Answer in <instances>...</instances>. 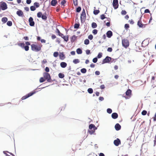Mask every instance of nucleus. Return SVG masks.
<instances>
[{
	"mask_svg": "<svg viewBox=\"0 0 156 156\" xmlns=\"http://www.w3.org/2000/svg\"><path fill=\"white\" fill-rule=\"evenodd\" d=\"M31 50L34 51L38 52L41 50V47L40 45H38L34 44H32L31 45Z\"/></svg>",
	"mask_w": 156,
	"mask_h": 156,
	"instance_id": "nucleus-1",
	"label": "nucleus"
},
{
	"mask_svg": "<svg viewBox=\"0 0 156 156\" xmlns=\"http://www.w3.org/2000/svg\"><path fill=\"white\" fill-rule=\"evenodd\" d=\"M43 76L45 80H46L48 82H51V79L50 74L47 73H44Z\"/></svg>",
	"mask_w": 156,
	"mask_h": 156,
	"instance_id": "nucleus-2",
	"label": "nucleus"
},
{
	"mask_svg": "<svg viewBox=\"0 0 156 156\" xmlns=\"http://www.w3.org/2000/svg\"><path fill=\"white\" fill-rule=\"evenodd\" d=\"M17 44L22 48L24 49L25 51H27L29 50V47L27 45H25L24 43H17Z\"/></svg>",
	"mask_w": 156,
	"mask_h": 156,
	"instance_id": "nucleus-3",
	"label": "nucleus"
},
{
	"mask_svg": "<svg viewBox=\"0 0 156 156\" xmlns=\"http://www.w3.org/2000/svg\"><path fill=\"white\" fill-rule=\"evenodd\" d=\"M86 18V15L85 9H83L81 14L80 20L82 23L85 21Z\"/></svg>",
	"mask_w": 156,
	"mask_h": 156,
	"instance_id": "nucleus-4",
	"label": "nucleus"
},
{
	"mask_svg": "<svg viewBox=\"0 0 156 156\" xmlns=\"http://www.w3.org/2000/svg\"><path fill=\"white\" fill-rule=\"evenodd\" d=\"M37 91H34L30 92L27 94H26V95L23 96L21 98L22 100H25L27 98L29 97H30L32 96L34 94L36 93Z\"/></svg>",
	"mask_w": 156,
	"mask_h": 156,
	"instance_id": "nucleus-5",
	"label": "nucleus"
},
{
	"mask_svg": "<svg viewBox=\"0 0 156 156\" xmlns=\"http://www.w3.org/2000/svg\"><path fill=\"white\" fill-rule=\"evenodd\" d=\"M122 44L123 47L126 48L129 45V41L127 39H124L122 41Z\"/></svg>",
	"mask_w": 156,
	"mask_h": 156,
	"instance_id": "nucleus-6",
	"label": "nucleus"
},
{
	"mask_svg": "<svg viewBox=\"0 0 156 156\" xmlns=\"http://www.w3.org/2000/svg\"><path fill=\"white\" fill-rule=\"evenodd\" d=\"M125 94L126 96H124L126 99H128L129 98L131 97V95L132 94V90L130 89H128L126 92Z\"/></svg>",
	"mask_w": 156,
	"mask_h": 156,
	"instance_id": "nucleus-7",
	"label": "nucleus"
},
{
	"mask_svg": "<svg viewBox=\"0 0 156 156\" xmlns=\"http://www.w3.org/2000/svg\"><path fill=\"white\" fill-rule=\"evenodd\" d=\"M111 58L108 56H107L102 61V64H104L106 63H110Z\"/></svg>",
	"mask_w": 156,
	"mask_h": 156,
	"instance_id": "nucleus-8",
	"label": "nucleus"
},
{
	"mask_svg": "<svg viewBox=\"0 0 156 156\" xmlns=\"http://www.w3.org/2000/svg\"><path fill=\"white\" fill-rule=\"evenodd\" d=\"M112 5L114 9H117L119 7L118 0H113Z\"/></svg>",
	"mask_w": 156,
	"mask_h": 156,
	"instance_id": "nucleus-9",
	"label": "nucleus"
},
{
	"mask_svg": "<svg viewBox=\"0 0 156 156\" xmlns=\"http://www.w3.org/2000/svg\"><path fill=\"white\" fill-rule=\"evenodd\" d=\"M28 21L30 26L34 27V26L35 22L34 21L32 17H30L29 18Z\"/></svg>",
	"mask_w": 156,
	"mask_h": 156,
	"instance_id": "nucleus-10",
	"label": "nucleus"
},
{
	"mask_svg": "<svg viewBox=\"0 0 156 156\" xmlns=\"http://www.w3.org/2000/svg\"><path fill=\"white\" fill-rule=\"evenodd\" d=\"M137 25L139 27L143 28L145 27L146 24H143L141 20L140 19L137 22Z\"/></svg>",
	"mask_w": 156,
	"mask_h": 156,
	"instance_id": "nucleus-11",
	"label": "nucleus"
},
{
	"mask_svg": "<svg viewBox=\"0 0 156 156\" xmlns=\"http://www.w3.org/2000/svg\"><path fill=\"white\" fill-rule=\"evenodd\" d=\"M114 144L116 146H118L121 144V141L119 138H117L114 141Z\"/></svg>",
	"mask_w": 156,
	"mask_h": 156,
	"instance_id": "nucleus-12",
	"label": "nucleus"
},
{
	"mask_svg": "<svg viewBox=\"0 0 156 156\" xmlns=\"http://www.w3.org/2000/svg\"><path fill=\"white\" fill-rule=\"evenodd\" d=\"M16 14L19 16L20 17H23V11L20 9H19L16 12Z\"/></svg>",
	"mask_w": 156,
	"mask_h": 156,
	"instance_id": "nucleus-13",
	"label": "nucleus"
},
{
	"mask_svg": "<svg viewBox=\"0 0 156 156\" xmlns=\"http://www.w3.org/2000/svg\"><path fill=\"white\" fill-rule=\"evenodd\" d=\"M106 34L107 37L108 38H111L113 35L112 32L111 30L108 31L107 32Z\"/></svg>",
	"mask_w": 156,
	"mask_h": 156,
	"instance_id": "nucleus-14",
	"label": "nucleus"
},
{
	"mask_svg": "<svg viewBox=\"0 0 156 156\" xmlns=\"http://www.w3.org/2000/svg\"><path fill=\"white\" fill-rule=\"evenodd\" d=\"M58 3L57 0H52L50 2L51 5L53 6H55Z\"/></svg>",
	"mask_w": 156,
	"mask_h": 156,
	"instance_id": "nucleus-15",
	"label": "nucleus"
},
{
	"mask_svg": "<svg viewBox=\"0 0 156 156\" xmlns=\"http://www.w3.org/2000/svg\"><path fill=\"white\" fill-rule=\"evenodd\" d=\"M115 128L116 131H119L121 129V126L119 123H117L115 125Z\"/></svg>",
	"mask_w": 156,
	"mask_h": 156,
	"instance_id": "nucleus-16",
	"label": "nucleus"
},
{
	"mask_svg": "<svg viewBox=\"0 0 156 156\" xmlns=\"http://www.w3.org/2000/svg\"><path fill=\"white\" fill-rule=\"evenodd\" d=\"M59 57V58L62 60H64L66 58L63 52L60 53Z\"/></svg>",
	"mask_w": 156,
	"mask_h": 156,
	"instance_id": "nucleus-17",
	"label": "nucleus"
},
{
	"mask_svg": "<svg viewBox=\"0 0 156 156\" xmlns=\"http://www.w3.org/2000/svg\"><path fill=\"white\" fill-rule=\"evenodd\" d=\"M112 117L114 119H115L118 117V114L117 113L114 112L112 114Z\"/></svg>",
	"mask_w": 156,
	"mask_h": 156,
	"instance_id": "nucleus-18",
	"label": "nucleus"
},
{
	"mask_svg": "<svg viewBox=\"0 0 156 156\" xmlns=\"http://www.w3.org/2000/svg\"><path fill=\"white\" fill-rule=\"evenodd\" d=\"M61 67L62 68H65L67 66V64L65 62H61L60 63Z\"/></svg>",
	"mask_w": 156,
	"mask_h": 156,
	"instance_id": "nucleus-19",
	"label": "nucleus"
},
{
	"mask_svg": "<svg viewBox=\"0 0 156 156\" xmlns=\"http://www.w3.org/2000/svg\"><path fill=\"white\" fill-rule=\"evenodd\" d=\"M64 40V41L67 42L69 40V37L68 35L64 36L63 35L61 37Z\"/></svg>",
	"mask_w": 156,
	"mask_h": 156,
	"instance_id": "nucleus-20",
	"label": "nucleus"
},
{
	"mask_svg": "<svg viewBox=\"0 0 156 156\" xmlns=\"http://www.w3.org/2000/svg\"><path fill=\"white\" fill-rule=\"evenodd\" d=\"M41 18L44 21H45L47 20V17L46 16V13H44L43 14Z\"/></svg>",
	"mask_w": 156,
	"mask_h": 156,
	"instance_id": "nucleus-21",
	"label": "nucleus"
},
{
	"mask_svg": "<svg viewBox=\"0 0 156 156\" xmlns=\"http://www.w3.org/2000/svg\"><path fill=\"white\" fill-rule=\"evenodd\" d=\"M76 52L78 54H81L82 53V51L81 48H79L77 49Z\"/></svg>",
	"mask_w": 156,
	"mask_h": 156,
	"instance_id": "nucleus-22",
	"label": "nucleus"
},
{
	"mask_svg": "<svg viewBox=\"0 0 156 156\" xmlns=\"http://www.w3.org/2000/svg\"><path fill=\"white\" fill-rule=\"evenodd\" d=\"M8 21V18L7 17H4L2 19V21L4 23H6Z\"/></svg>",
	"mask_w": 156,
	"mask_h": 156,
	"instance_id": "nucleus-23",
	"label": "nucleus"
},
{
	"mask_svg": "<svg viewBox=\"0 0 156 156\" xmlns=\"http://www.w3.org/2000/svg\"><path fill=\"white\" fill-rule=\"evenodd\" d=\"M76 38L77 37L75 35H73L71 38V42H74Z\"/></svg>",
	"mask_w": 156,
	"mask_h": 156,
	"instance_id": "nucleus-24",
	"label": "nucleus"
},
{
	"mask_svg": "<svg viewBox=\"0 0 156 156\" xmlns=\"http://www.w3.org/2000/svg\"><path fill=\"white\" fill-rule=\"evenodd\" d=\"M56 32L57 33L58 35L59 36L61 37L63 35V34L61 33L58 29L57 28L56 29Z\"/></svg>",
	"mask_w": 156,
	"mask_h": 156,
	"instance_id": "nucleus-25",
	"label": "nucleus"
},
{
	"mask_svg": "<svg viewBox=\"0 0 156 156\" xmlns=\"http://www.w3.org/2000/svg\"><path fill=\"white\" fill-rule=\"evenodd\" d=\"M97 25L96 23L93 22L91 24V27L93 28H95L97 27Z\"/></svg>",
	"mask_w": 156,
	"mask_h": 156,
	"instance_id": "nucleus-26",
	"label": "nucleus"
},
{
	"mask_svg": "<svg viewBox=\"0 0 156 156\" xmlns=\"http://www.w3.org/2000/svg\"><path fill=\"white\" fill-rule=\"evenodd\" d=\"M34 6L36 8L39 7L40 5L38 2H36L34 3Z\"/></svg>",
	"mask_w": 156,
	"mask_h": 156,
	"instance_id": "nucleus-27",
	"label": "nucleus"
},
{
	"mask_svg": "<svg viewBox=\"0 0 156 156\" xmlns=\"http://www.w3.org/2000/svg\"><path fill=\"white\" fill-rule=\"evenodd\" d=\"M58 76L60 78H63L65 76L64 74L62 73H59L58 74Z\"/></svg>",
	"mask_w": 156,
	"mask_h": 156,
	"instance_id": "nucleus-28",
	"label": "nucleus"
},
{
	"mask_svg": "<svg viewBox=\"0 0 156 156\" xmlns=\"http://www.w3.org/2000/svg\"><path fill=\"white\" fill-rule=\"evenodd\" d=\"M80 24L79 23H76L74 25V28L75 29H78L80 27Z\"/></svg>",
	"mask_w": 156,
	"mask_h": 156,
	"instance_id": "nucleus-29",
	"label": "nucleus"
},
{
	"mask_svg": "<svg viewBox=\"0 0 156 156\" xmlns=\"http://www.w3.org/2000/svg\"><path fill=\"white\" fill-rule=\"evenodd\" d=\"M100 12L99 10H94L93 11V13L94 15H98Z\"/></svg>",
	"mask_w": 156,
	"mask_h": 156,
	"instance_id": "nucleus-30",
	"label": "nucleus"
},
{
	"mask_svg": "<svg viewBox=\"0 0 156 156\" xmlns=\"http://www.w3.org/2000/svg\"><path fill=\"white\" fill-rule=\"evenodd\" d=\"M81 72L82 73H85L87 72V69L85 68H83L81 69Z\"/></svg>",
	"mask_w": 156,
	"mask_h": 156,
	"instance_id": "nucleus-31",
	"label": "nucleus"
},
{
	"mask_svg": "<svg viewBox=\"0 0 156 156\" xmlns=\"http://www.w3.org/2000/svg\"><path fill=\"white\" fill-rule=\"evenodd\" d=\"M43 14L41 12H38L37 14V16L38 18H41Z\"/></svg>",
	"mask_w": 156,
	"mask_h": 156,
	"instance_id": "nucleus-32",
	"label": "nucleus"
},
{
	"mask_svg": "<svg viewBox=\"0 0 156 156\" xmlns=\"http://www.w3.org/2000/svg\"><path fill=\"white\" fill-rule=\"evenodd\" d=\"M81 9V7L79 6L76 8V12L79 13L80 12Z\"/></svg>",
	"mask_w": 156,
	"mask_h": 156,
	"instance_id": "nucleus-33",
	"label": "nucleus"
},
{
	"mask_svg": "<svg viewBox=\"0 0 156 156\" xmlns=\"http://www.w3.org/2000/svg\"><path fill=\"white\" fill-rule=\"evenodd\" d=\"M87 92L91 94L93 93V90L92 88H89L87 89Z\"/></svg>",
	"mask_w": 156,
	"mask_h": 156,
	"instance_id": "nucleus-34",
	"label": "nucleus"
},
{
	"mask_svg": "<svg viewBox=\"0 0 156 156\" xmlns=\"http://www.w3.org/2000/svg\"><path fill=\"white\" fill-rule=\"evenodd\" d=\"M73 62L74 63L76 64L80 62V60L78 59H75L73 60Z\"/></svg>",
	"mask_w": 156,
	"mask_h": 156,
	"instance_id": "nucleus-35",
	"label": "nucleus"
},
{
	"mask_svg": "<svg viewBox=\"0 0 156 156\" xmlns=\"http://www.w3.org/2000/svg\"><path fill=\"white\" fill-rule=\"evenodd\" d=\"M45 80V79L44 77H41L39 81L40 83H41L44 82Z\"/></svg>",
	"mask_w": 156,
	"mask_h": 156,
	"instance_id": "nucleus-36",
	"label": "nucleus"
},
{
	"mask_svg": "<svg viewBox=\"0 0 156 156\" xmlns=\"http://www.w3.org/2000/svg\"><path fill=\"white\" fill-rule=\"evenodd\" d=\"M90 41L88 39H86L84 41V44L85 45H88L89 44Z\"/></svg>",
	"mask_w": 156,
	"mask_h": 156,
	"instance_id": "nucleus-37",
	"label": "nucleus"
},
{
	"mask_svg": "<svg viewBox=\"0 0 156 156\" xmlns=\"http://www.w3.org/2000/svg\"><path fill=\"white\" fill-rule=\"evenodd\" d=\"M7 26L11 27L12 26V22L11 21H7Z\"/></svg>",
	"mask_w": 156,
	"mask_h": 156,
	"instance_id": "nucleus-38",
	"label": "nucleus"
},
{
	"mask_svg": "<svg viewBox=\"0 0 156 156\" xmlns=\"http://www.w3.org/2000/svg\"><path fill=\"white\" fill-rule=\"evenodd\" d=\"M94 127H95L94 125L92 124H90V125H89V128L90 129H93Z\"/></svg>",
	"mask_w": 156,
	"mask_h": 156,
	"instance_id": "nucleus-39",
	"label": "nucleus"
},
{
	"mask_svg": "<svg viewBox=\"0 0 156 156\" xmlns=\"http://www.w3.org/2000/svg\"><path fill=\"white\" fill-rule=\"evenodd\" d=\"M102 56V53L101 52L98 53L97 56L96 57L98 58H101Z\"/></svg>",
	"mask_w": 156,
	"mask_h": 156,
	"instance_id": "nucleus-40",
	"label": "nucleus"
},
{
	"mask_svg": "<svg viewBox=\"0 0 156 156\" xmlns=\"http://www.w3.org/2000/svg\"><path fill=\"white\" fill-rule=\"evenodd\" d=\"M36 8L34 5L31 6L30 7V10L31 11H34L36 10Z\"/></svg>",
	"mask_w": 156,
	"mask_h": 156,
	"instance_id": "nucleus-41",
	"label": "nucleus"
},
{
	"mask_svg": "<svg viewBox=\"0 0 156 156\" xmlns=\"http://www.w3.org/2000/svg\"><path fill=\"white\" fill-rule=\"evenodd\" d=\"M66 1L65 0H63L61 1L60 4L61 5L64 6L65 4L66 3Z\"/></svg>",
	"mask_w": 156,
	"mask_h": 156,
	"instance_id": "nucleus-42",
	"label": "nucleus"
},
{
	"mask_svg": "<svg viewBox=\"0 0 156 156\" xmlns=\"http://www.w3.org/2000/svg\"><path fill=\"white\" fill-rule=\"evenodd\" d=\"M94 132V130H90L88 129V133L90 135L92 134Z\"/></svg>",
	"mask_w": 156,
	"mask_h": 156,
	"instance_id": "nucleus-43",
	"label": "nucleus"
},
{
	"mask_svg": "<svg viewBox=\"0 0 156 156\" xmlns=\"http://www.w3.org/2000/svg\"><path fill=\"white\" fill-rule=\"evenodd\" d=\"M58 55V52H55L53 53V56L55 57H57Z\"/></svg>",
	"mask_w": 156,
	"mask_h": 156,
	"instance_id": "nucleus-44",
	"label": "nucleus"
},
{
	"mask_svg": "<svg viewBox=\"0 0 156 156\" xmlns=\"http://www.w3.org/2000/svg\"><path fill=\"white\" fill-rule=\"evenodd\" d=\"M107 112L109 114H111L112 112V110L110 108H108L107 109Z\"/></svg>",
	"mask_w": 156,
	"mask_h": 156,
	"instance_id": "nucleus-45",
	"label": "nucleus"
},
{
	"mask_svg": "<svg viewBox=\"0 0 156 156\" xmlns=\"http://www.w3.org/2000/svg\"><path fill=\"white\" fill-rule=\"evenodd\" d=\"M106 18V17L105 16L104 14H102L101 15L100 18L101 20H103Z\"/></svg>",
	"mask_w": 156,
	"mask_h": 156,
	"instance_id": "nucleus-46",
	"label": "nucleus"
},
{
	"mask_svg": "<svg viewBox=\"0 0 156 156\" xmlns=\"http://www.w3.org/2000/svg\"><path fill=\"white\" fill-rule=\"evenodd\" d=\"M147 112V111L146 110H144L142 111L141 114L143 115H146Z\"/></svg>",
	"mask_w": 156,
	"mask_h": 156,
	"instance_id": "nucleus-47",
	"label": "nucleus"
},
{
	"mask_svg": "<svg viewBox=\"0 0 156 156\" xmlns=\"http://www.w3.org/2000/svg\"><path fill=\"white\" fill-rule=\"evenodd\" d=\"M98 58L97 57L93 58L92 60L93 62L94 63H96L98 61Z\"/></svg>",
	"mask_w": 156,
	"mask_h": 156,
	"instance_id": "nucleus-48",
	"label": "nucleus"
},
{
	"mask_svg": "<svg viewBox=\"0 0 156 156\" xmlns=\"http://www.w3.org/2000/svg\"><path fill=\"white\" fill-rule=\"evenodd\" d=\"M98 30L96 29H94L93 30L92 33L94 35L97 34L98 33Z\"/></svg>",
	"mask_w": 156,
	"mask_h": 156,
	"instance_id": "nucleus-49",
	"label": "nucleus"
},
{
	"mask_svg": "<svg viewBox=\"0 0 156 156\" xmlns=\"http://www.w3.org/2000/svg\"><path fill=\"white\" fill-rule=\"evenodd\" d=\"M129 24L126 23L125 24L124 26V27L125 29L126 30H127L129 28Z\"/></svg>",
	"mask_w": 156,
	"mask_h": 156,
	"instance_id": "nucleus-50",
	"label": "nucleus"
},
{
	"mask_svg": "<svg viewBox=\"0 0 156 156\" xmlns=\"http://www.w3.org/2000/svg\"><path fill=\"white\" fill-rule=\"evenodd\" d=\"M73 3L75 6H77L78 5L77 0H73Z\"/></svg>",
	"mask_w": 156,
	"mask_h": 156,
	"instance_id": "nucleus-51",
	"label": "nucleus"
},
{
	"mask_svg": "<svg viewBox=\"0 0 156 156\" xmlns=\"http://www.w3.org/2000/svg\"><path fill=\"white\" fill-rule=\"evenodd\" d=\"M126 13V12L125 10H122L121 12V14L123 15H125Z\"/></svg>",
	"mask_w": 156,
	"mask_h": 156,
	"instance_id": "nucleus-52",
	"label": "nucleus"
},
{
	"mask_svg": "<svg viewBox=\"0 0 156 156\" xmlns=\"http://www.w3.org/2000/svg\"><path fill=\"white\" fill-rule=\"evenodd\" d=\"M93 38V36L92 35L90 34L88 36V38L90 40H92Z\"/></svg>",
	"mask_w": 156,
	"mask_h": 156,
	"instance_id": "nucleus-53",
	"label": "nucleus"
},
{
	"mask_svg": "<svg viewBox=\"0 0 156 156\" xmlns=\"http://www.w3.org/2000/svg\"><path fill=\"white\" fill-rule=\"evenodd\" d=\"M86 53L87 55H89L90 54V50L88 49H87L86 51Z\"/></svg>",
	"mask_w": 156,
	"mask_h": 156,
	"instance_id": "nucleus-54",
	"label": "nucleus"
},
{
	"mask_svg": "<svg viewBox=\"0 0 156 156\" xmlns=\"http://www.w3.org/2000/svg\"><path fill=\"white\" fill-rule=\"evenodd\" d=\"M45 70L46 72V73H48L49 71V69L48 67H46L45 69Z\"/></svg>",
	"mask_w": 156,
	"mask_h": 156,
	"instance_id": "nucleus-55",
	"label": "nucleus"
},
{
	"mask_svg": "<svg viewBox=\"0 0 156 156\" xmlns=\"http://www.w3.org/2000/svg\"><path fill=\"white\" fill-rule=\"evenodd\" d=\"M107 51H108L111 52L112 51V49L111 47H109L108 48Z\"/></svg>",
	"mask_w": 156,
	"mask_h": 156,
	"instance_id": "nucleus-56",
	"label": "nucleus"
},
{
	"mask_svg": "<svg viewBox=\"0 0 156 156\" xmlns=\"http://www.w3.org/2000/svg\"><path fill=\"white\" fill-rule=\"evenodd\" d=\"M100 88L102 90H103L105 88V87L104 85L102 84L100 86Z\"/></svg>",
	"mask_w": 156,
	"mask_h": 156,
	"instance_id": "nucleus-57",
	"label": "nucleus"
},
{
	"mask_svg": "<svg viewBox=\"0 0 156 156\" xmlns=\"http://www.w3.org/2000/svg\"><path fill=\"white\" fill-rule=\"evenodd\" d=\"M150 11L148 9H146L144 10L145 13H150Z\"/></svg>",
	"mask_w": 156,
	"mask_h": 156,
	"instance_id": "nucleus-58",
	"label": "nucleus"
},
{
	"mask_svg": "<svg viewBox=\"0 0 156 156\" xmlns=\"http://www.w3.org/2000/svg\"><path fill=\"white\" fill-rule=\"evenodd\" d=\"M95 74L96 75H99L100 74V72L98 71H96L95 72Z\"/></svg>",
	"mask_w": 156,
	"mask_h": 156,
	"instance_id": "nucleus-59",
	"label": "nucleus"
},
{
	"mask_svg": "<svg viewBox=\"0 0 156 156\" xmlns=\"http://www.w3.org/2000/svg\"><path fill=\"white\" fill-rule=\"evenodd\" d=\"M99 100L100 101H102L104 100V98L103 97H100L99 98Z\"/></svg>",
	"mask_w": 156,
	"mask_h": 156,
	"instance_id": "nucleus-60",
	"label": "nucleus"
},
{
	"mask_svg": "<svg viewBox=\"0 0 156 156\" xmlns=\"http://www.w3.org/2000/svg\"><path fill=\"white\" fill-rule=\"evenodd\" d=\"M129 22L131 24H133L134 23L133 20L132 19L131 20H129Z\"/></svg>",
	"mask_w": 156,
	"mask_h": 156,
	"instance_id": "nucleus-61",
	"label": "nucleus"
},
{
	"mask_svg": "<svg viewBox=\"0 0 156 156\" xmlns=\"http://www.w3.org/2000/svg\"><path fill=\"white\" fill-rule=\"evenodd\" d=\"M31 2V0H27L26 3L28 4H30Z\"/></svg>",
	"mask_w": 156,
	"mask_h": 156,
	"instance_id": "nucleus-62",
	"label": "nucleus"
},
{
	"mask_svg": "<svg viewBox=\"0 0 156 156\" xmlns=\"http://www.w3.org/2000/svg\"><path fill=\"white\" fill-rule=\"evenodd\" d=\"M23 39H24L26 41H28L29 40V37L27 36H24L23 37Z\"/></svg>",
	"mask_w": 156,
	"mask_h": 156,
	"instance_id": "nucleus-63",
	"label": "nucleus"
},
{
	"mask_svg": "<svg viewBox=\"0 0 156 156\" xmlns=\"http://www.w3.org/2000/svg\"><path fill=\"white\" fill-rule=\"evenodd\" d=\"M26 45H27L29 46V45H30V43L28 41H26L25 43Z\"/></svg>",
	"mask_w": 156,
	"mask_h": 156,
	"instance_id": "nucleus-64",
	"label": "nucleus"
}]
</instances>
